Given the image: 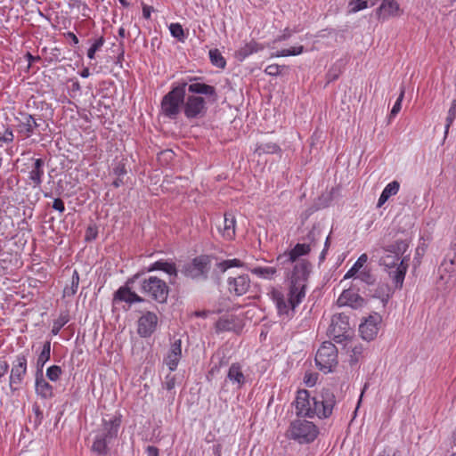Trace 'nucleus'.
Masks as SVG:
<instances>
[{
  "instance_id": "1",
  "label": "nucleus",
  "mask_w": 456,
  "mask_h": 456,
  "mask_svg": "<svg viewBox=\"0 0 456 456\" xmlns=\"http://www.w3.org/2000/svg\"><path fill=\"white\" fill-rule=\"evenodd\" d=\"M321 232L314 228L307 234L306 240L308 242L297 243L295 247L288 251L281 254L276 258V265L280 269H288L289 265L300 261V256L307 255L312 248L316 244V241L320 240Z\"/></svg>"
},
{
  "instance_id": "2",
  "label": "nucleus",
  "mask_w": 456,
  "mask_h": 456,
  "mask_svg": "<svg viewBox=\"0 0 456 456\" xmlns=\"http://www.w3.org/2000/svg\"><path fill=\"white\" fill-rule=\"evenodd\" d=\"M186 86L187 82H180L162 98L161 110L166 117L175 119L183 110Z\"/></svg>"
},
{
  "instance_id": "3",
  "label": "nucleus",
  "mask_w": 456,
  "mask_h": 456,
  "mask_svg": "<svg viewBox=\"0 0 456 456\" xmlns=\"http://www.w3.org/2000/svg\"><path fill=\"white\" fill-rule=\"evenodd\" d=\"M278 314L283 319L289 320L294 316L295 308L305 298L304 293L289 289L287 297L280 290L273 289L271 293Z\"/></svg>"
},
{
  "instance_id": "4",
  "label": "nucleus",
  "mask_w": 456,
  "mask_h": 456,
  "mask_svg": "<svg viewBox=\"0 0 456 456\" xmlns=\"http://www.w3.org/2000/svg\"><path fill=\"white\" fill-rule=\"evenodd\" d=\"M120 420L117 418L109 420L103 419L102 427L95 436L92 451L99 455H105L109 452L108 444L118 436Z\"/></svg>"
},
{
  "instance_id": "5",
  "label": "nucleus",
  "mask_w": 456,
  "mask_h": 456,
  "mask_svg": "<svg viewBox=\"0 0 456 456\" xmlns=\"http://www.w3.org/2000/svg\"><path fill=\"white\" fill-rule=\"evenodd\" d=\"M288 267L284 270L289 280V289L304 293L305 297L306 282L311 272L310 263L306 260H300L293 265H289Z\"/></svg>"
},
{
  "instance_id": "6",
  "label": "nucleus",
  "mask_w": 456,
  "mask_h": 456,
  "mask_svg": "<svg viewBox=\"0 0 456 456\" xmlns=\"http://www.w3.org/2000/svg\"><path fill=\"white\" fill-rule=\"evenodd\" d=\"M318 433V428L313 422L296 419L290 423L287 430V436L299 444H309L317 437Z\"/></svg>"
},
{
  "instance_id": "7",
  "label": "nucleus",
  "mask_w": 456,
  "mask_h": 456,
  "mask_svg": "<svg viewBox=\"0 0 456 456\" xmlns=\"http://www.w3.org/2000/svg\"><path fill=\"white\" fill-rule=\"evenodd\" d=\"M318 369L324 373L332 372L338 365V349L331 342H323L315 355Z\"/></svg>"
},
{
  "instance_id": "8",
  "label": "nucleus",
  "mask_w": 456,
  "mask_h": 456,
  "mask_svg": "<svg viewBox=\"0 0 456 456\" xmlns=\"http://www.w3.org/2000/svg\"><path fill=\"white\" fill-rule=\"evenodd\" d=\"M141 289L142 292L148 294L158 303L163 304L167 302L169 288L163 280L156 276H151L142 281Z\"/></svg>"
},
{
  "instance_id": "9",
  "label": "nucleus",
  "mask_w": 456,
  "mask_h": 456,
  "mask_svg": "<svg viewBox=\"0 0 456 456\" xmlns=\"http://www.w3.org/2000/svg\"><path fill=\"white\" fill-rule=\"evenodd\" d=\"M336 403V397L330 388H323L317 396L313 397V411L319 419L329 418Z\"/></svg>"
},
{
  "instance_id": "10",
  "label": "nucleus",
  "mask_w": 456,
  "mask_h": 456,
  "mask_svg": "<svg viewBox=\"0 0 456 456\" xmlns=\"http://www.w3.org/2000/svg\"><path fill=\"white\" fill-rule=\"evenodd\" d=\"M183 111L188 119L202 118L208 112L207 101L200 95H187Z\"/></svg>"
},
{
  "instance_id": "11",
  "label": "nucleus",
  "mask_w": 456,
  "mask_h": 456,
  "mask_svg": "<svg viewBox=\"0 0 456 456\" xmlns=\"http://www.w3.org/2000/svg\"><path fill=\"white\" fill-rule=\"evenodd\" d=\"M348 317L344 314H334L331 318L328 334L337 343H341L349 337Z\"/></svg>"
},
{
  "instance_id": "12",
  "label": "nucleus",
  "mask_w": 456,
  "mask_h": 456,
  "mask_svg": "<svg viewBox=\"0 0 456 456\" xmlns=\"http://www.w3.org/2000/svg\"><path fill=\"white\" fill-rule=\"evenodd\" d=\"M209 258L207 256H199L191 262L183 265L182 273L191 279H206L209 271Z\"/></svg>"
},
{
  "instance_id": "13",
  "label": "nucleus",
  "mask_w": 456,
  "mask_h": 456,
  "mask_svg": "<svg viewBox=\"0 0 456 456\" xmlns=\"http://www.w3.org/2000/svg\"><path fill=\"white\" fill-rule=\"evenodd\" d=\"M26 372L27 358L25 355H18L12 364L9 377V387L12 391H16L20 388Z\"/></svg>"
},
{
  "instance_id": "14",
  "label": "nucleus",
  "mask_w": 456,
  "mask_h": 456,
  "mask_svg": "<svg viewBox=\"0 0 456 456\" xmlns=\"http://www.w3.org/2000/svg\"><path fill=\"white\" fill-rule=\"evenodd\" d=\"M139 273L134 275L133 278L129 279L126 284L120 287L113 296V303L118 304L119 302H125L131 305L134 303L143 302L144 299L138 296L135 292L132 291L129 284L134 282L135 279L139 277Z\"/></svg>"
},
{
  "instance_id": "15",
  "label": "nucleus",
  "mask_w": 456,
  "mask_h": 456,
  "mask_svg": "<svg viewBox=\"0 0 456 456\" xmlns=\"http://www.w3.org/2000/svg\"><path fill=\"white\" fill-rule=\"evenodd\" d=\"M200 80V77H189L188 81H186L188 92L191 94V95H205L215 102L217 99L216 88L212 86L201 83Z\"/></svg>"
},
{
  "instance_id": "16",
  "label": "nucleus",
  "mask_w": 456,
  "mask_h": 456,
  "mask_svg": "<svg viewBox=\"0 0 456 456\" xmlns=\"http://www.w3.org/2000/svg\"><path fill=\"white\" fill-rule=\"evenodd\" d=\"M313 397L310 396V393L307 390L297 391L295 405L296 413L300 417L314 418V411H313Z\"/></svg>"
},
{
  "instance_id": "17",
  "label": "nucleus",
  "mask_w": 456,
  "mask_h": 456,
  "mask_svg": "<svg viewBox=\"0 0 456 456\" xmlns=\"http://www.w3.org/2000/svg\"><path fill=\"white\" fill-rule=\"evenodd\" d=\"M17 132L23 138H29L35 132V129L41 126V123L38 122L32 115L28 113H20V117L17 118Z\"/></svg>"
},
{
  "instance_id": "18",
  "label": "nucleus",
  "mask_w": 456,
  "mask_h": 456,
  "mask_svg": "<svg viewBox=\"0 0 456 456\" xmlns=\"http://www.w3.org/2000/svg\"><path fill=\"white\" fill-rule=\"evenodd\" d=\"M410 256H403L397 266L385 269L392 280L395 289H402L405 274L409 266Z\"/></svg>"
},
{
  "instance_id": "19",
  "label": "nucleus",
  "mask_w": 456,
  "mask_h": 456,
  "mask_svg": "<svg viewBox=\"0 0 456 456\" xmlns=\"http://www.w3.org/2000/svg\"><path fill=\"white\" fill-rule=\"evenodd\" d=\"M381 322V316L378 314L370 315L363 323L359 326V331L364 340L370 341L375 338L379 331V324Z\"/></svg>"
},
{
  "instance_id": "20",
  "label": "nucleus",
  "mask_w": 456,
  "mask_h": 456,
  "mask_svg": "<svg viewBox=\"0 0 456 456\" xmlns=\"http://www.w3.org/2000/svg\"><path fill=\"white\" fill-rule=\"evenodd\" d=\"M158 316L152 312H147L138 320V334L142 338L150 337L156 330Z\"/></svg>"
},
{
  "instance_id": "21",
  "label": "nucleus",
  "mask_w": 456,
  "mask_h": 456,
  "mask_svg": "<svg viewBox=\"0 0 456 456\" xmlns=\"http://www.w3.org/2000/svg\"><path fill=\"white\" fill-rule=\"evenodd\" d=\"M228 290L235 296L245 295L250 288V279L248 274H241L237 277H229L227 281Z\"/></svg>"
},
{
  "instance_id": "22",
  "label": "nucleus",
  "mask_w": 456,
  "mask_h": 456,
  "mask_svg": "<svg viewBox=\"0 0 456 456\" xmlns=\"http://www.w3.org/2000/svg\"><path fill=\"white\" fill-rule=\"evenodd\" d=\"M182 358V340L175 338L171 343L170 347L164 358V362L170 371L176 370L178 363Z\"/></svg>"
},
{
  "instance_id": "23",
  "label": "nucleus",
  "mask_w": 456,
  "mask_h": 456,
  "mask_svg": "<svg viewBox=\"0 0 456 456\" xmlns=\"http://www.w3.org/2000/svg\"><path fill=\"white\" fill-rule=\"evenodd\" d=\"M340 305H347L354 308L362 307L364 305V299L354 289H345L338 297Z\"/></svg>"
},
{
  "instance_id": "24",
  "label": "nucleus",
  "mask_w": 456,
  "mask_h": 456,
  "mask_svg": "<svg viewBox=\"0 0 456 456\" xmlns=\"http://www.w3.org/2000/svg\"><path fill=\"white\" fill-rule=\"evenodd\" d=\"M226 381H230L236 388H240L245 384L246 379L239 363H232L230 366Z\"/></svg>"
},
{
  "instance_id": "25",
  "label": "nucleus",
  "mask_w": 456,
  "mask_h": 456,
  "mask_svg": "<svg viewBox=\"0 0 456 456\" xmlns=\"http://www.w3.org/2000/svg\"><path fill=\"white\" fill-rule=\"evenodd\" d=\"M44 166L45 161L42 159H34L32 168L28 173V179L30 181V184H33L34 187L40 186V184L42 183V177L44 175Z\"/></svg>"
},
{
  "instance_id": "26",
  "label": "nucleus",
  "mask_w": 456,
  "mask_h": 456,
  "mask_svg": "<svg viewBox=\"0 0 456 456\" xmlns=\"http://www.w3.org/2000/svg\"><path fill=\"white\" fill-rule=\"evenodd\" d=\"M399 10V4L395 0H383L378 9L379 17L380 19H387L390 16L396 15Z\"/></svg>"
},
{
  "instance_id": "27",
  "label": "nucleus",
  "mask_w": 456,
  "mask_h": 456,
  "mask_svg": "<svg viewBox=\"0 0 456 456\" xmlns=\"http://www.w3.org/2000/svg\"><path fill=\"white\" fill-rule=\"evenodd\" d=\"M36 392L45 399L53 395V387L44 379L43 373H36Z\"/></svg>"
},
{
  "instance_id": "28",
  "label": "nucleus",
  "mask_w": 456,
  "mask_h": 456,
  "mask_svg": "<svg viewBox=\"0 0 456 456\" xmlns=\"http://www.w3.org/2000/svg\"><path fill=\"white\" fill-rule=\"evenodd\" d=\"M394 289L386 282H379L372 293V297L380 299L383 307L386 306L392 297Z\"/></svg>"
},
{
  "instance_id": "29",
  "label": "nucleus",
  "mask_w": 456,
  "mask_h": 456,
  "mask_svg": "<svg viewBox=\"0 0 456 456\" xmlns=\"http://www.w3.org/2000/svg\"><path fill=\"white\" fill-rule=\"evenodd\" d=\"M148 272H153V271H163L169 274L170 276L176 277L177 276V270L175 267V263L173 262H167L165 260H159L155 263L151 264L148 268Z\"/></svg>"
},
{
  "instance_id": "30",
  "label": "nucleus",
  "mask_w": 456,
  "mask_h": 456,
  "mask_svg": "<svg viewBox=\"0 0 456 456\" xmlns=\"http://www.w3.org/2000/svg\"><path fill=\"white\" fill-rule=\"evenodd\" d=\"M262 49L263 47L260 46L256 42L250 41L249 43L246 44L244 46L240 48L238 51H236L235 57L238 61H242L250 54L256 53Z\"/></svg>"
},
{
  "instance_id": "31",
  "label": "nucleus",
  "mask_w": 456,
  "mask_h": 456,
  "mask_svg": "<svg viewBox=\"0 0 456 456\" xmlns=\"http://www.w3.org/2000/svg\"><path fill=\"white\" fill-rule=\"evenodd\" d=\"M51 357V342L46 341L44 343L43 349L37 360V372L39 375L43 373L45 364L50 360Z\"/></svg>"
},
{
  "instance_id": "32",
  "label": "nucleus",
  "mask_w": 456,
  "mask_h": 456,
  "mask_svg": "<svg viewBox=\"0 0 456 456\" xmlns=\"http://www.w3.org/2000/svg\"><path fill=\"white\" fill-rule=\"evenodd\" d=\"M224 227L222 229L223 236L227 240H232L235 235V217L232 214H225L224 218Z\"/></svg>"
},
{
  "instance_id": "33",
  "label": "nucleus",
  "mask_w": 456,
  "mask_h": 456,
  "mask_svg": "<svg viewBox=\"0 0 456 456\" xmlns=\"http://www.w3.org/2000/svg\"><path fill=\"white\" fill-rule=\"evenodd\" d=\"M409 247L407 240H397L395 243L388 245L385 248V251L392 254H396L399 257L403 256Z\"/></svg>"
},
{
  "instance_id": "34",
  "label": "nucleus",
  "mask_w": 456,
  "mask_h": 456,
  "mask_svg": "<svg viewBox=\"0 0 456 456\" xmlns=\"http://www.w3.org/2000/svg\"><path fill=\"white\" fill-rule=\"evenodd\" d=\"M384 255L379 259L380 265H383L385 269L397 266L401 261L400 257L396 254H392L385 251L383 248Z\"/></svg>"
},
{
  "instance_id": "35",
  "label": "nucleus",
  "mask_w": 456,
  "mask_h": 456,
  "mask_svg": "<svg viewBox=\"0 0 456 456\" xmlns=\"http://www.w3.org/2000/svg\"><path fill=\"white\" fill-rule=\"evenodd\" d=\"M281 151V148L278 144L274 142H261L257 144L256 148L255 149V152L258 155L261 154H273L278 153Z\"/></svg>"
},
{
  "instance_id": "36",
  "label": "nucleus",
  "mask_w": 456,
  "mask_h": 456,
  "mask_svg": "<svg viewBox=\"0 0 456 456\" xmlns=\"http://www.w3.org/2000/svg\"><path fill=\"white\" fill-rule=\"evenodd\" d=\"M235 319L233 316L231 317H221L216 323V329L217 332L233 330L235 328Z\"/></svg>"
},
{
  "instance_id": "37",
  "label": "nucleus",
  "mask_w": 456,
  "mask_h": 456,
  "mask_svg": "<svg viewBox=\"0 0 456 456\" xmlns=\"http://www.w3.org/2000/svg\"><path fill=\"white\" fill-rule=\"evenodd\" d=\"M250 272L260 278L272 279L273 275L277 273V268L272 266H259L250 269Z\"/></svg>"
},
{
  "instance_id": "38",
  "label": "nucleus",
  "mask_w": 456,
  "mask_h": 456,
  "mask_svg": "<svg viewBox=\"0 0 456 456\" xmlns=\"http://www.w3.org/2000/svg\"><path fill=\"white\" fill-rule=\"evenodd\" d=\"M208 53L210 61L214 66L220 69L225 68L226 61L218 49H211Z\"/></svg>"
},
{
  "instance_id": "39",
  "label": "nucleus",
  "mask_w": 456,
  "mask_h": 456,
  "mask_svg": "<svg viewBox=\"0 0 456 456\" xmlns=\"http://www.w3.org/2000/svg\"><path fill=\"white\" fill-rule=\"evenodd\" d=\"M244 265V263L240 261V259L233 258V259H227L224 260L222 262H219L216 264V268L221 272L224 273L229 268L232 267H241Z\"/></svg>"
},
{
  "instance_id": "40",
  "label": "nucleus",
  "mask_w": 456,
  "mask_h": 456,
  "mask_svg": "<svg viewBox=\"0 0 456 456\" xmlns=\"http://www.w3.org/2000/svg\"><path fill=\"white\" fill-rule=\"evenodd\" d=\"M79 284V275L77 271H74L71 278V284L70 286H67L64 290L63 294L64 297H72L76 294Z\"/></svg>"
},
{
  "instance_id": "41",
  "label": "nucleus",
  "mask_w": 456,
  "mask_h": 456,
  "mask_svg": "<svg viewBox=\"0 0 456 456\" xmlns=\"http://www.w3.org/2000/svg\"><path fill=\"white\" fill-rule=\"evenodd\" d=\"M368 256L366 254H362L359 256V258L356 260V262L354 264V265L351 267V269L346 273L345 275V279L353 277L355 275L360 269L363 266V265L367 262Z\"/></svg>"
},
{
  "instance_id": "42",
  "label": "nucleus",
  "mask_w": 456,
  "mask_h": 456,
  "mask_svg": "<svg viewBox=\"0 0 456 456\" xmlns=\"http://www.w3.org/2000/svg\"><path fill=\"white\" fill-rule=\"evenodd\" d=\"M456 118V100L452 102L451 107L448 110L447 117L445 119V131L444 134H448L449 128Z\"/></svg>"
},
{
  "instance_id": "43",
  "label": "nucleus",
  "mask_w": 456,
  "mask_h": 456,
  "mask_svg": "<svg viewBox=\"0 0 456 456\" xmlns=\"http://www.w3.org/2000/svg\"><path fill=\"white\" fill-rule=\"evenodd\" d=\"M304 49L305 48L303 45L294 46V47H290L288 49H282V50L277 52L275 56H277V57L295 56V55L301 54L304 52Z\"/></svg>"
},
{
  "instance_id": "44",
  "label": "nucleus",
  "mask_w": 456,
  "mask_h": 456,
  "mask_svg": "<svg viewBox=\"0 0 456 456\" xmlns=\"http://www.w3.org/2000/svg\"><path fill=\"white\" fill-rule=\"evenodd\" d=\"M169 30L171 35L177 38L179 41H183L184 39V31L181 24L179 23H172L169 26Z\"/></svg>"
},
{
  "instance_id": "45",
  "label": "nucleus",
  "mask_w": 456,
  "mask_h": 456,
  "mask_svg": "<svg viewBox=\"0 0 456 456\" xmlns=\"http://www.w3.org/2000/svg\"><path fill=\"white\" fill-rule=\"evenodd\" d=\"M104 42L105 41H104L103 37H101L98 39H96L94 41V43L91 45V47L88 49V51H87V57L89 59H94V55H95V53L102 48V46L103 45Z\"/></svg>"
},
{
  "instance_id": "46",
  "label": "nucleus",
  "mask_w": 456,
  "mask_h": 456,
  "mask_svg": "<svg viewBox=\"0 0 456 456\" xmlns=\"http://www.w3.org/2000/svg\"><path fill=\"white\" fill-rule=\"evenodd\" d=\"M61 368L58 365H53L46 370V377L52 381H57L61 374Z\"/></svg>"
},
{
  "instance_id": "47",
  "label": "nucleus",
  "mask_w": 456,
  "mask_h": 456,
  "mask_svg": "<svg viewBox=\"0 0 456 456\" xmlns=\"http://www.w3.org/2000/svg\"><path fill=\"white\" fill-rule=\"evenodd\" d=\"M68 318L66 316H60L57 320L54 321L52 333L53 335H57L61 329L68 322Z\"/></svg>"
},
{
  "instance_id": "48",
  "label": "nucleus",
  "mask_w": 456,
  "mask_h": 456,
  "mask_svg": "<svg viewBox=\"0 0 456 456\" xmlns=\"http://www.w3.org/2000/svg\"><path fill=\"white\" fill-rule=\"evenodd\" d=\"M403 97H404V88L402 87L399 97L397 98L395 103L394 104V106L391 110V112H390L391 117L396 116L398 114V112L400 111Z\"/></svg>"
},
{
  "instance_id": "49",
  "label": "nucleus",
  "mask_w": 456,
  "mask_h": 456,
  "mask_svg": "<svg viewBox=\"0 0 456 456\" xmlns=\"http://www.w3.org/2000/svg\"><path fill=\"white\" fill-rule=\"evenodd\" d=\"M399 187V183L397 181H393L384 188L383 192L391 197L398 192Z\"/></svg>"
},
{
  "instance_id": "50",
  "label": "nucleus",
  "mask_w": 456,
  "mask_h": 456,
  "mask_svg": "<svg viewBox=\"0 0 456 456\" xmlns=\"http://www.w3.org/2000/svg\"><path fill=\"white\" fill-rule=\"evenodd\" d=\"M350 12H356L367 7V1L365 0H353L349 4Z\"/></svg>"
},
{
  "instance_id": "51",
  "label": "nucleus",
  "mask_w": 456,
  "mask_h": 456,
  "mask_svg": "<svg viewBox=\"0 0 456 456\" xmlns=\"http://www.w3.org/2000/svg\"><path fill=\"white\" fill-rule=\"evenodd\" d=\"M176 379L175 375H167L165 378V380L162 383L163 388L167 389V391H171L175 387Z\"/></svg>"
},
{
  "instance_id": "52",
  "label": "nucleus",
  "mask_w": 456,
  "mask_h": 456,
  "mask_svg": "<svg viewBox=\"0 0 456 456\" xmlns=\"http://www.w3.org/2000/svg\"><path fill=\"white\" fill-rule=\"evenodd\" d=\"M285 69V66H280L278 64H271L268 65L265 72L270 76H277L282 72V70Z\"/></svg>"
},
{
  "instance_id": "53",
  "label": "nucleus",
  "mask_w": 456,
  "mask_h": 456,
  "mask_svg": "<svg viewBox=\"0 0 456 456\" xmlns=\"http://www.w3.org/2000/svg\"><path fill=\"white\" fill-rule=\"evenodd\" d=\"M357 278L367 284H373L375 281V278L373 277L370 271L361 272Z\"/></svg>"
},
{
  "instance_id": "54",
  "label": "nucleus",
  "mask_w": 456,
  "mask_h": 456,
  "mask_svg": "<svg viewBox=\"0 0 456 456\" xmlns=\"http://www.w3.org/2000/svg\"><path fill=\"white\" fill-rule=\"evenodd\" d=\"M113 174L118 177L125 175L126 174V168L125 164L121 161L117 163V165L113 168Z\"/></svg>"
},
{
  "instance_id": "55",
  "label": "nucleus",
  "mask_w": 456,
  "mask_h": 456,
  "mask_svg": "<svg viewBox=\"0 0 456 456\" xmlns=\"http://www.w3.org/2000/svg\"><path fill=\"white\" fill-rule=\"evenodd\" d=\"M53 208L59 211L60 213H63L65 211L63 200L60 198L54 199L53 202Z\"/></svg>"
},
{
  "instance_id": "56",
  "label": "nucleus",
  "mask_w": 456,
  "mask_h": 456,
  "mask_svg": "<svg viewBox=\"0 0 456 456\" xmlns=\"http://www.w3.org/2000/svg\"><path fill=\"white\" fill-rule=\"evenodd\" d=\"M96 236H97V230H96V228L93 227V226H89L86 229V239L87 240H91L95 239Z\"/></svg>"
},
{
  "instance_id": "57",
  "label": "nucleus",
  "mask_w": 456,
  "mask_h": 456,
  "mask_svg": "<svg viewBox=\"0 0 456 456\" xmlns=\"http://www.w3.org/2000/svg\"><path fill=\"white\" fill-rule=\"evenodd\" d=\"M440 271H444L448 273H454L456 272V268L450 265L447 259H444L443 263L441 264V266L439 268Z\"/></svg>"
},
{
  "instance_id": "58",
  "label": "nucleus",
  "mask_w": 456,
  "mask_h": 456,
  "mask_svg": "<svg viewBox=\"0 0 456 456\" xmlns=\"http://www.w3.org/2000/svg\"><path fill=\"white\" fill-rule=\"evenodd\" d=\"M9 364L5 361H0V381L7 374Z\"/></svg>"
},
{
  "instance_id": "59",
  "label": "nucleus",
  "mask_w": 456,
  "mask_h": 456,
  "mask_svg": "<svg viewBox=\"0 0 456 456\" xmlns=\"http://www.w3.org/2000/svg\"><path fill=\"white\" fill-rule=\"evenodd\" d=\"M316 379L315 374H309L305 377V382L308 387H313L316 383Z\"/></svg>"
},
{
  "instance_id": "60",
  "label": "nucleus",
  "mask_w": 456,
  "mask_h": 456,
  "mask_svg": "<svg viewBox=\"0 0 456 456\" xmlns=\"http://www.w3.org/2000/svg\"><path fill=\"white\" fill-rule=\"evenodd\" d=\"M452 267L456 268V252H450L446 255L445 258Z\"/></svg>"
},
{
  "instance_id": "61",
  "label": "nucleus",
  "mask_w": 456,
  "mask_h": 456,
  "mask_svg": "<svg viewBox=\"0 0 456 456\" xmlns=\"http://www.w3.org/2000/svg\"><path fill=\"white\" fill-rule=\"evenodd\" d=\"M34 411H35V423L36 425H38L41 423L42 419H43V412L41 411V410L39 409L38 406H36L34 407Z\"/></svg>"
},
{
  "instance_id": "62",
  "label": "nucleus",
  "mask_w": 456,
  "mask_h": 456,
  "mask_svg": "<svg viewBox=\"0 0 456 456\" xmlns=\"http://www.w3.org/2000/svg\"><path fill=\"white\" fill-rule=\"evenodd\" d=\"M147 456H159V449L155 446L149 445L146 448Z\"/></svg>"
},
{
  "instance_id": "63",
  "label": "nucleus",
  "mask_w": 456,
  "mask_h": 456,
  "mask_svg": "<svg viewBox=\"0 0 456 456\" xmlns=\"http://www.w3.org/2000/svg\"><path fill=\"white\" fill-rule=\"evenodd\" d=\"M3 141L5 142H11L13 141V133L12 130L7 129L5 131Z\"/></svg>"
},
{
  "instance_id": "64",
  "label": "nucleus",
  "mask_w": 456,
  "mask_h": 456,
  "mask_svg": "<svg viewBox=\"0 0 456 456\" xmlns=\"http://www.w3.org/2000/svg\"><path fill=\"white\" fill-rule=\"evenodd\" d=\"M390 197L388 195H387L385 192H381V195L379 199V201H378V207L380 208L381 206H383L387 201V200L389 199Z\"/></svg>"
}]
</instances>
